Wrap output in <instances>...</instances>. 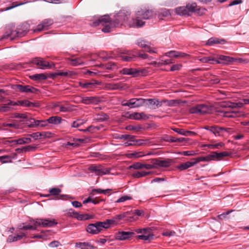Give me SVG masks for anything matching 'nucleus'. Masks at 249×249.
I'll return each instance as SVG.
<instances>
[{"mask_svg": "<svg viewBox=\"0 0 249 249\" xmlns=\"http://www.w3.org/2000/svg\"><path fill=\"white\" fill-rule=\"evenodd\" d=\"M130 14V11L123 9L115 15L114 20H111L108 15L101 16L92 22V26H97L102 25L104 26L102 31L105 33H108L111 31V28L120 25L127 24L129 26V22L131 21H128Z\"/></svg>", "mask_w": 249, "mask_h": 249, "instance_id": "1", "label": "nucleus"}, {"mask_svg": "<svg viewBox=\"0 0 249 249\" xmlns=\"http://www.w3.org/2000/svg\"><path fill=\"white\" fill-rule=\"evenodd\" d=\"M154 16V12L152 10L141 9L135 13V18H132L129 22L130 27H141L145 24L146 20L152 18Z\"/></svg>", "mask_w": 249, "mask_h": 249, "instance_id": "2", "label": "nucleus"}, {"mask_svg": "<svg viewBox=\"0 0 249 249\" xmlns=\"http://www.w3.org/2000/svg\"><path fill=\"white\" fill-rule=\"evenodd\" d=\"M114 225H121L131 222L135 220L131 212H125L117 214L112 218Z\"/></svg>", "mask_w": 249, "mask_h": 249, "instance_id": "3", "label": "nucleus"}, {"mask_svg": "<svg viewBox=\"0 0 249 249\" xmlns=\"http://www.w3.org/2000/svg\"><path fill=\"white\" fill-rule=\"evenodd\" d=\"M121 72L124 75H131L133 77H138L147 75L148 71L145 69L124 68Z\"/></svg>", "mask_w": 249, "mask_h": 249, "instance_id": "4", "label": "nucleus"}, {"mask_svg": "<svg viewBox=\"0 0 249 249\" xmlns=\"http://www.w3.org/2000/svg\"><path fill=\"white\" fill-rule=\"evenodd\" d=\"M230 154L227 152H222L217 153L216 152H213L205 157H201L202 161H209L212 160H219L223 157L229 156Z\"/></svg>", "mask_w": 249, "mask_h": 249, "instance_id": "5", "label": "nucleus"}, {"mask_svg": "<svg viewBox=\"0 0 249 249\" xmlns=\"http://www.w3.org/2000/svg\"><path fill=\"white\" fill-rule=\"evenodd\" d=\"M210 111V107L205 104H198L192 107L189 109V112L192 114L204 115L209 113Z\"/></svg>", "mask_w": 249, "mask_h": 249, "instance_id": "6", "label": "nucleus"}, {"mask_svg": "<svg viewBox=\"0 0 249 249\" xmlns=\"http://www.w3.org/2000/svg\"><path fill=\"white\" fill-rule=\"evenodd\" d=\"M151 230L149 228L138 229L135 230L137 233H141L138 235L137 238L143 240H151L153 239L154 235L151 233Z\"/></svg>", "mask_w": 249, "mask_h": 249, "instance_id": "7", "label": "nucleus"}, {"mask_svg": "<svg viewBox=\"0 0 249 249\" xmlns=\"http://www.w3.org/2000/svg\"><path fill=\"white\" fill-rule=\"evenodd\" d=\"M34 222L37 226L43 228L52 227L57 224V222L55 221L54 219H49L46 218H36L33 220Z\"/></svg>", "mask_w": 249, "mask_h": 249, "instance_id": "8", "label": "nucleus"}, {"mask_svg": "<svg viewBox=\"0 0 249 249\" xmlns=\"http://www.w3.org/2000/svg\"><path fill=\"white\" fill-rule=\"evenodd\" d=\"M88 169L91 172L94 173L96 175L99 176L109 174L111 170L110 168H105L101 165L91 166L89 167Z\"/></svg>", "mask_w": 249, "mask_h": 249, "instance_id": "9", "label": "nucleus"}, {"mask_svg": "<svg viewBox=\"0 0 249 249\" xmlns=\"http://www.w3.org/2000/svg\"><path fill=\"white\" fill-rule=\"evenodd\" d=\"M145 99L132 98L126 102V104L124 105L130 108H137L145 105Z\"/></svg>", "mask_w": 249, "mask_h": 249, "instance_id": "10", "label": "nucleus"}, {"mask_svg": "<svg viewBox=\"0 0 249 249\" xmlns=\"http://www.w3.org/2000/svg\"><path fill=\"white\" fill-rule=\"evenodd\" d=\"M31 63L36 65L38 68L42 69H50L53 67L48 61L41 57L33 58L31 61Z\"/></svg>", "mask_w": 249, "mask_h": 249, "instance_id": "11", "label": "nucleus"}, {"mask_svg": "<svg viewBox=\"0 0 249 249\" xmlns=\"http://www.w3.org/2000/svg\"><path fill=\"white\" fill-rule=\"evenodd\" d=\"M201 161H202L201 157H199L196 158H193L191 160V161H187L180 164L178 165L177 168L180 171L185 170Z\"/></svg>", "mask_w": 249, "mask_h": 249, "instance_id": "12", "label": "nucleus"}, {"mask_svg": "<svg viewBox=\"0 0 249 249\" xmlns=\"http://www.w3.org/2000/svg\"><path fill=\"white\" fill-rule=\"evenodd\" d=\"M53 24V20L51 19H45L40 24L37 25L36 28L33 30V32H40L43 30H47L49 27Z\"/></svg>", "mask_w": 249, "mask_h": 249, "instance_id": "13", "label": "nucleus"}, {"mask_svg": "<svg viewBox=\"0 0 249 249\" xmlns=\"http://www.w3.org/2000/svg\"><path fill=\"white\" fill-rule=\"evenodd\" d=\"M15 89L21 92L36 93L38 89L29 85H16Z\"/></svg>", "mask_w": 249, "mask_h": 249, "instance_id": "14", "label": "nucleus"}, {"mask_svg": "<svg viewBox=\"0 0 249 249\" xmlns=\"http://www.w3.org/2000/svg\"><path fill=\"white\" fill-rule=\"evenodd\" d=\"M145 105L152 109H156L162 106V102L156 99H146Z\"/></svg>", "mask_w": 249, "mask_h": 249, "instance_id": "15", "label": "nucleus"}, {"mask_svg": "<svg viewBox=\"0 0 249 249\" xmlns=\"http://www.w3.org/2000/svg\"><path fill=\"white\" fill-rule=\"evenodd\" d=\"M234 59L233 57L225 56L223 55H220L217 56V58H215L214 64H229L231 62H233Z\"/></svg>", "mask_w": 249, "mask_h": 249, "instance_id": "16", "label": "nucleus"}, {"mask_svg": "<svg viewBox=\"0 0 249 249\" xmlns=\"http://www.w3.org/2000/svg\"><path fill=\"white\" fill-rule=\"evenodd\" d=\"M137 44L141 48H144L146 51L150 53H156L157 52L153 50L151 47V43L142 39L137 41Z\"/></svg>", "mask_w": 249, "mask_h": 249, "instance_id": "17", "label": "nucleus"}, {"mask_svg": "<svg viewBox=\"0 0 249 249\" xmlns=\"http://www.w3.org/2000/svg\"><path fill=\"white\" fill-rule=\"evenodd\" d=\"M125 117L132 120H139L141 119H148L149 117L146 114L143 112L138 113L135 112L133 113H129L127 112L125 115Z\"/></svg>", "mask_w": 249, "mask_h": 249, "instance_id": "18", "label": "nucleus"}, {"mask_svg": "<svg viewBox=\"0 0 249 249\" xmlns=\"http://www.w3.org/2000/svg\"><path fill=\"white\" fill-rule=\"evenodd\" d=\"M49 195H47V196H56L58 199H66L68 197V196L66 195H60L62 192L61 190L58 188H52L49 189Z\"/></svg>", "mask_w": 249, "mask_h": 249, "instance_id": "19", "label": "nucleus"}, {"mask_svg": "<svg viewBox=\"0 0 249 249\" xmlns=\"http://www.w3.org/2000/svg\"><path fill=\"white\" fill-rule=\"evenodd\" d=\"M134 234V232L130 231H119L115 234V238L118 240H124L129 239Z\"/></svg>", "mask_w": 249, "mask_h": 249, "instance_id": "20", "label": "nucleus"}, {"mask_svg": "<svg viewBox=\"0 0 249 249\" xmlns=\"http://www.w3.org/2000/svg\"><path fill=\"white\" fill-rule=\"evenodd\" d=\"M97 225L98 222L89 224L87 227V232L92 234H96L100 232L101 231Z\"/></svg>", "mask_w": 249, "mask_h": 249, "instance_id": "21", "label": "nucleus"}, {"mask_svg": "<svg viewBox=\"0 0 249 249\" xmlns=\"http://www.w3.org/2000/svg\"><path fill=\"white\" fill-rule=\"evenodd\" d=\"M142 51H137V50H131L130 52H129V55H132L133 56L135 57H140L143 59H148L149 60H151L153 58L151 56H149L148 54L142 53Z\"/></svg>", "mask_w": 249, "mask_h": 249, "instance_id": "22", "label": "nucleus"}, {"mask_svg": "<svg viewBox=\"0 0 249 249\" xmlns=\"http://www.w3.org/2000/svg\"><path fill=\"white\" fill-rule=\"evenodd\" d=\"M100 82L96 80H92L91 82H79V85L83 89H91L95 87L97 85H99Z\"/></svg>", "mask_w": 249, "mask_h": 249, "instance_id": "23", "label": "nucleus"}, {"mask_svg": "<svg viewBox=\"0 0 249 249\" xmlns=\"http://www.w3.org/2000/svg\"><path fill=\"white\" fill-rule=\"evenodd\" d=\"M173 160L170 159H166L163 160L158 159L157 168L169 167L173 164Z\"/></svg>", "mask_w": 249, "mask_h": 249, "instance_id": "24", "label": "nucleus"}, {"mask_svg": "<svg viewBox=\"0 0 249 249\" xmlns=\"http://www.w3.org/2000/svg\"><path fill=\"white\" fill-rule=\"evenodd\" d=\"M99 100L96 97H84L82 98L81 102L82 103L88 104H96L99 102Z\"/></svg>", "mask_w": 249, "mask_h": 249, "instance_id": "25", "label": "nucleus"}, {"mask_svg": "<svg viewBox=\"0 0 249 249\" xmlns=\"http://www.w3.org/2000/svg\"><path fill=\"white\" fill-rule=\"evenodd\" d=\"M205 129L210 131L215 135L220 136L222 135L221 130L222 127H219L217 125L207 126L205 127Z\"/></svg>", "mask_w": 249, "mask_h": 249, "instance_id": "26", "label": "nucleus"}, {"mask_svg": "<svg viewBox=\"0 0 249 249\" xmlns=\"http://www.w3.org/2000/svg\"><path fill=\"white\" fill-rule=\"evenodd\" d=\"M172 129L178 133V134L183 135V136H194L196 135V133L195 132L191 131L189 130H185L183 129H180L178 128H173Z\"/></svg>", "mask_w": 249, "mask_h": 249, "instance_id": "27", "label": "nucleus"}, {"mask_svg": "<svg viewBox=\"0 0 249 249\" xmlns=\"http://www.w3.org/2000/svg\"><path fill=\"white\" fill-rule=\"evenodd\" d=\"M113 225V223L111 219H107L104 222H98V226L100 227L102 231L103 229H108L110 227V225Z\"/></svg>", "mask_w": 249, "mask_h": 249, "instance_id": "28", "label": "nucleus"}, {"mask_svg": "<svg viewBox=\"0 0 249 249\" xmlns=\"http://www.w3.org/2000/svg\"><path fill=\"white\" fill-rule=\"evenodd\" d=\"M18 32L16 31H6L5 34L1 36V39H6L8 37H10L11 39H13L14 38L18 36Z\"/></svg>", "mask_w": 249, "mask_h": 249, "instance_id": "29", "label": "nucleus"}, {"mask_svg": "<svg viewBox=\"0 0 249 249\" xmlns=\"http://www.w3.org/2000/svg\"><path fill=\"white\" fill-rule=\"evenodd\" d=\"M71 62V65L73 66H77L82 65L84 64L82 59L81 57L67 59Z\"/></svg>", "mask_w": 249, "mask_h": 249, "instance_id": "30", "label": "nucleus"}, {"mask_svg": "<svg viewBox=\"0 0 249 249\" xmlns=\"http://www.w3.org/2000/svg\"><path fill=\"white\" fill-rule=\"evenodd\" d=\"M11 142H14L15 144L29 143L31 142V138L30 137H24L18 140H12Z\"/></svg>", "mask_w": 249, "mask_h": 249, "instance_id": "31", "label": "nucleus"}, {"mask_svg": "<svg viewBox=\"0 0 249 249\" xmlns=\"http://www.w3.org/2000/svg\"><path fill=\"white\" fill-rule=\"evenodd\" d=\"M76 247L80 249H95V247L94 246L87 242H80L76 243Z\"/></svg>", "mask_w": 249, "mask_h": 249, "instance_id": "32", "label": "nucleus"}, {"mask_svg": "<svg viewBox=\"0 0 249 249\" xmlns=\"http://www.w3.org/2000/svg\"><path fill=\"white\" fill-rule=\"evenodd\" d=\"M24 236H25V234L23 233H22L20 235H17L16 236L10 235L8 236L7 241L8 242H9V243L16 242L18 240H19L21 239Z\"/></svg>", "mask_w": 249, "mask_h": 249, "instance_id": "33", "label": "nucleus"}, {"mask_svg": "<svg viewBox=\"0 0 249 249\" xmlns=\"http://www.w3.org/2000/svg\"><path fill=\"white\" fill-rule=\"evenodd\" d=\"M49 124H58L61 123L63 121L61 117L59 116H52L48 119Z\"/></svg>", "mask_w": 249, "mask_h": 249, "instance_id": "34", "label": "nucleus"}, {"mask_svg": "<svg viewBox=\"0 0 249 249\" xmlns=\"http://www.w3.org/2000/svg\"><path fill=\"white\" fill-rule=\"evenodd\" d=\"M73 106H70L68 104L62 105L60 104L59 108L58 109L59 112H71L73 110Z\"/></svg>", "mask_w": 249, "mask_h": 249, "instance_id": "35", "label": "nucleus"}, {"mask_svg": "<svg viewBox=\"0 0 249 249\" xmlns=\"http://www.w3.org/2000/svg\"><path fill=\"white\" fill-rule=\"evenodd\" d=\"M225 40L224 39H219L217 38H210L207 42L206 44L208 45H213L215 44H224Z\"/></svg>", "mask_w": 249, "mask_h": 249, "instance_id": "36", "label": "nucleus"}, {"mask_svg": "<svg viewBox=\"0 0 249 249\" xmlns=\"http://www.w3.org/2000/svg\"><path fill=\"white\" fill-rule=\"evenodd\" d=\"M161 102H162V104L165 103L168 107H175L180 103L178 100H163Z\"/></svg>", "mask_w": 249, "mask_h": 249, "instance_id": "37", "label": "nucleus"}, {"mask_svg": "<svg viewBox=\"0 0 249 249\" xmlns=\"http://www.w3.org/2000/svg\"><path fill=\"white\" fill-rule=\"evenodd\" d=\"M47 77V76L44 73L36 74L30 76V78L35 81L46 80Z\"/></svg>", "mask_w": 249, "mask_h": 249, "instance_id": "38", "label": "nucleus"}, {"mask_svg": "<svg viewBox=\"0 0 249 249\" xmlns=\"http://www.w3.org/2000/svg\"><path fill=\"white\" fill-rule=\"evenodd\" d=\"M152 172L141 171L136 172L132 174V177L134 178H140L142 177H145L148 175H151Z\"/></svg>", "mask_w": 249, "mask_h": 249, "instance_id": "39", "label": "nucleus"}, {"mask_svg": "<svg viewBox=\"0 0 249 249\" xmlns=\"http://www.w3.org/2000/svg\"><path fill=\"white\" fill-rule=\"evenodd\" d=\"M186 6H181L176 8L175 12L179 16L188 15Z\"/></svg>", "mask_w": 249, "mask_h": 249, "instance_id": "40", "label": "nucleus"}, {"mask_svg": "<svg viewBox=\"0 0 249 249\" xmlns=\"http://www.w3.org/2000/svg\"><path fill=\"white\" fill-rule=\"evenodd\" d=\"M186 9H187V11L189 15V13L195 12L196 9L197 8V4L195 2L192 3H188L186 5Z\"/></svg>", "mask_w": 249, "mask_h": 249, "instance_id": "41", "label": "nucleus"}, {"mask_svg": "<svg viewBox=\"0 0 249 249\" xmlns=\"http://www.w3.org/2000/svg\"><path fill=\"white\" fill-rule=\"evenodd\" d=\"M107 87L111 90L123 89L124 87L121 83L108 84Z\"/></svg>", "mask_w": 249, "mask_h": 249, "instance_id": "42", "label": "nucleus"}, {"mask_svg": "<svg viewBox=\"0 0 249 249\" xmlns=\"http://www.w3.org/2000/svg\"><path fill=\"white\" fill-rule=\"evenodd\" d=\"M130 51H127L125 53H124V54H126L127 55H121V57L122 59V60L126 62H130L134 58H135V57L133 56L132 54L129 55V52H130Z\"/></svg>", "mask_w": 249, "mask_h": 249, "instance_id": "43", "label": "nucleus"}, {"mask_svg": "<svg viewBox=\"0 0 249 249\" xmlns=\"http://www.w3.org/2000/svg\"><path fill=\"white\" fill-rule=\"evenodd\" d=\"M199 60L202 63H210L211 64H214L215 58L212 57H203L199 58Z\"/></svg>", "mask_w": 249, "mask_h": 249, "instance_id": "44", "label": "nucleus"}, {"mask_svg": "<svg viewBox=\"0 0 249 249\" xmlns=\"http://www.w3.org/2000/svg\"><path fill=\"white\" fill-rule=\"evenodd\" d=\"M109 116L106 113L102 112L97 115L96 120L99 122H104L107 120Z\"/></svg>", "mask_w": 249, "mask_h": 249, "instance_id": "45", "label": "nucleus"}, {"mask_svg": "<svg viewBox=\"0 0 249 249\" xmlns=\"http://www.w3.org/2000/svg\"><path fill=\"white\" fill-rule=\"evenodd\" d=\"M92 216L88 214H80L78 213L76 218L78 220H85L92 218Z\"/></svg>", "mask_w": 249, "mask_h": 249, "instance_id": "46", "label": "nucleus"}, {"mask_svg": "<svg viewBox=\"0 0 249 249\" xmlns=\"http://www.w3.org/2000/svg\"><path fill=\"white\" fill-rule=\"evenodd\" d=\"M224 145V143L223 142H219L214 144H209L205 145V146L210 149H218Z\"/></svg>", "mask_w": 249, "mask_h": 249, "instance_id": "47", "label": "nucleus"}, {"mask_svg": "<svg viewBox=\"0 0 249 249\" xmlns=\"http://www.w3.org/2000/svg\"><path fill=\"white\" fill-rule=\"evenodd\" d=\"M110 189L103 190L102 189H93L92 190V193L97 194H107L110 193Z\"/></svg>", "mask_w": 249, "mask_h": 249, "instance_id": "48", "label": "nucleus"}, {"mask_svg": "<svg viewBox=\"0 0 249 249\" xmlns=\"http://www.w3.org/2000/svg\"><path fill=\"white\" fill-rule=\"evenodd\" d=\"M36 123L37 126H40L41 127L47 126L49 124L48 119L45 120H36Z\"/></svg>", "mask_w": 249, "mask_h": 249, "instance_id": "49", "label": "nucleus"}, {"mask_svg": "<svg viewBox=\"0 0 249 249\" xmlns=\"http://www.w3.org/2000/svg\"><path fill=\"white\" fill-rule=\"evenodd\" d=\"M26 2H25L26 3ZM24 4V3L21 2V3H18V2H13L12 4V5L9 7H6L4 10H1V11H5L9 10H11L15 7H16L18 6L21 5L22 4Z\"/></svg>", "mask_w": 249, "mask_h": 249, "instance_id": "50", "label": "nucleus"}, {"mask_svg": "<svg viewBox=\"0 0 249 249\" xmlns=\"http://www.w3.org/2000/svg\"><path fill=\"white\" fill-rule=\"evenodd\" d=\"M2 157H5L6 158L0 159V161L2 163H6L8 162H12V158L11 156L9 155H4Z\"/></svg>", "mask_w": 249, "mask_h": 249, "instance_id": "51", "label": "nucleus"}, {"mask_svg": "<svg viewBox=\"0 0 249 249\" xmlns=\"http://www.w3.org/2000/svg\"><path fill=\"white\" fill-rule=\"evenodd\" d=\"M30 101L28 100H22V101H18L17 103V105H19L23 107H30V105H31Z\"/></svg>", "mask_w": 249, "mask_h": 249, "instance_id": "52", "label": "nucleus"}, {"mask_svg": "<svg viewBox=\"0 0 249 249\" xmlns=\"http://www.w3.org/2000/svg\"><path fill=\"white\" fill-rule=\"evenodd\" d=\"M84 123V122L83 121V120H77L72 122L71 125V127L73 128H77L83 124Z\"/></svg>", "mask_w": 249, "mask_h": 249, "instance_id": "53", "label": "nucleus"}, {"mask_svg": "<svg viewBox=\"0 0 249 249\" xmlns=\"http://www.w3.org/2000/svg\"><path fill=\"white\" fill-rule=\"evenodd\" d=\"M150 165L153 167L152 169H157L158 159L154 158L149 160Z\"/></svg>", "mask_w": 249, "mask_h": 249, "instance_id": "54", "label": "nucleus"}, {"mask_svg": "<svg viewBox=\"0 0 249 249\" xmlns=\"http://www.w3.org/2000/svg\"><path fill=\"white\" fill-rule=\"evenodd\" d=\"M0 104L2 105H9V106H16L17 105V103L14 102L10 100H5V98L4 97L3 101L0 102Z\"/></svg>", "mask_w": 249, "mask_h": 249, "instance_id": "55", "label": "nucleus"}, {"mask_svg": "<svg viewBox=\"0 0 249 249\" xmlns=\"http://www.w3.org/2000/svg\"><path fill=\"white\" fill-rule=\"evenodd\" d=\"M142 168V163L141 162H136L129 167V169H140Z\"/></svg>", "mask_w": 249, "mask_h": 249, "instance_id": "56", "label": "nucleus"}, {"mask_svg": "<svg viewBox=\"0 0 249 249\" xmlns=\"http://www.w3.org/2000/svg\"><path fill=\"white\" fill-rule=\"evenodd\" d=\"M207 10L204 8L197 7L196 9V13L198 16H202L204 15L206 12Z\"/></svg>", "mask_w": 249, "mask_h": 249, "instance_id": "57", "label": "nucleus"}, {"mask_svg": "<svg viewBox=\"0 0 249 249\" xmlns=\"http://www.w3.org/2000/svg\"><path fill=\"white\" fill-rule=\"evenodd\" d=\"M132 199V197L128 196H124L119 198L116 201V203H121L128 200Z\"/></svg>", "mask_w": 249, "mask_h": 249, "instance_id": "58", "label": "nucleus"}, {"mask_svg": "<svg viewBox=\"0 0 249 249\" xmlns=\"http://www.w3.org/2000/svg\"><path fill=\"white\" fill-rule=\"evenodd\" d=\"M78 213L74 211V210L70 209L68 210L67 214L68 216L76 218Z\"/></svg>", "mask_w": 249, "mask_h": 249, "instance_id": "59", "label": "nucleus"}, {"mask_svg": "<svg viewBox=\"0 0 249 249\" xmlns=\"http://www.w3.org/2000/svg\"><path fill=\"white\" fill-rule=\"evenodd\" d=\"M171 15V12L170 10L164 9L162 10L159 15V17L162 16L167 17Z\"/></svg>", "mask_w": 249, "mask_h": 249, "instance_id": "60", "label": "nucleus"}, {"mask_svg": "<svg viewBox=\"0 0 249 249\" xmlns=\"http://www.w3.org/2000/svg\"><path fill=\"white\" fill-rule=\"evenodd\" d=\"M173 60L172 59L164 60L161 59L160 61L159 62V64L160 65H166L171 63H173Z\"/></svg>", "mask_w": 249, "mask_h": 249, "instance_id": "61", "label": "nucleus"}, {"mask_svg": "<svg viewBox=\"0 0 249 249\" xmlns=\"http://www.w3.org/2000/svg\"><path fill=\"white\" fill-rule=\"evenodd\" d=\"M180 54V52L175 51H171L169 52H167L165 53L166 56H169V55H171L175 57H178Z\"/></svg>", "mask_w": 249, "mask_h": 249, "instance_id": "62", "label": "nucleus"}, {"mask_svg": "<svg viewBox=\"0 0 249 249\" xmlns=\"http://www.w3.org/2000/svg\"><path fill=\"white\" fill-rule=\"evenodd\" d=\"M127 130H139L142 129V127L140 125H129L126 127Z\"/></svg>", "mask_w": 249, "mask_h": 249, "instance_id": "63", "label": "nucleus"}, {"mask_svg": "<svg viewBox=\"0 0 249 249\" xmlns=\"http://www.w3.org/2000/svg\"><path fill=\"white\" fill-rule=\"evenodd\" d=\"M233 132L231 128L222 127L221 133L222 135H224L225 133L231 134Z\"/></svg>", "mask_w": 249, "mask_h": 249, "instance_id": "64", "label": "nucleus"}]
</instances>
